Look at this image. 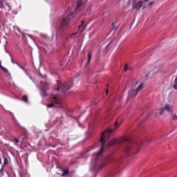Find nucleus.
Instances as JSON below:
<instances>
[{"mask_svg": "<svg viewBox=\"0 0 177 177\" xmlns=\"http://www.w3.org/2000/svg\"><path fill=\"white\" fill-rule=\"evenodd\" d=\"M120 125H121V124H119L118 122L116 121L115 122L113 129H106V131L102 133L101 138L100 140V142H101V149L98 152H95L93 154V157H95V160L99 159V157H100L102 153H103V149H104V146L106 145V142L109 140L110 135H111V133H113L114 131H117V129L120 128Z\"/></svg>", "mask_w": 177, "mask_h": 177, "instance_id": "obj_1", "label": "nucleus"}, {"mask_svg": "<svg viewBox=\"0 0 177 177\" xmlns=\"http://www.w3.org/2000/svg\"><path fill=\"white\" fill-rule=\"evenodd\" d=\"M124 143H127V146L124 148V153L127 156H131V153H133V146H135V143H133V141H132L131 138L128 136H123L118 140L109 141L106 146L107 147H110V146L114 145H122Z\"/></svg>", "mask_w": 177, "mask_h": 177, "instance_id": "obj_2", "label": "nucleus"}, {"mask_svg": "<svg viewBox=\"0 0 177 177\" xmlns=\"http://www.w3.org/2000/svg\"><path fill=\"white\" fill-rule=\"evenodd\" d=\"M48 109H52L53 107H57L58 109H63V106L62 105V102L57 96L53 95L51 99V103L48 104Z\"/></svg>", "mask_w": 177, "mask_h": 177, "instance_id": "obj_3", "label": "nucleus"}, {"mask_svg": "<svg viewBox=\"0 0 177 177\" xmlns=\"http://www.w3.org/2000/svg\"><path fill=\"white\" fill-rule=\"evenodd\" d=\"M71 85H73V81H69L68 82L62 83L58 85V87L55 91H61L62 93H66L67 91L71 88Z\"/></svg>", "mask_w": 177, "mask_h": 177, "instance_id": "obj_4", "label": "nucleus"}, {"mask_svg": "<svg viewBox=\"0 0 177 177\" xmlns=\"http://www.w3.org/2000/svg\"><path fill=\"white\" fill-rule=\"evenodd\" d=\"M142 89L143 83H141L135 90L130 89L128 93L129 99H131V97H136V96H138V93H139V92H140V91H142Z\"/></svg>", "mask_w": 177, "mask_h": 177, "instance_id": "obj_5", "label": "nucleus"}, {"mask_svg": "<svg viewBox=\"0 0 177 177\" xmlns=\"http://www.w3.org/2000/svg\"><path fill=\"white\" fill-rule=\"evenodd\" d=\"M174 110V106L169 104H165L163 107L160 108L157 112L156 115H160L164 111H168L169 113H172Z\"/></svg>", "mask_w": 177, "mask_h": 177, "instance_id": "obj_6", "label": "nucleus"}, {"mask_svg": "<svg viewBox=\"0 0 177 177\" xmlns=\"http://www.w3.org/2000/svg\"><path fill=\"white\" fill-rule=\"evenodd\" d=\"M68 21H70L69 18H63L61 21H59L57 25V28H64L66 26H68Z\"/></svg>", "mask_w": 177, "mask_h": 177, "instance_id": "obj_7", "label": "nucleus"}, {"mask_svg": "<svg viewBox=\"0 0 177 177\" xmlns=\"http://www.w3.org/2000/svg\"><path fill=\"white\" fill-rule=\"evenodd\" d=\"M143 6V1L133 0L132 2V8L134 10H140V8Z\"/></svg>", "mask_w": 177, "mask_h": 177, "instance_id": "obj_8", "label": "nucleus"}, {"mask_svg": "<svg viewBox=\"0 0 177 177\" xmlns=\"http://www.w3.org/2000/svg\"><path fill=\"white\" fill-rule=\"evenodd\" d=\"M48 91H49V86H48V84L43 86L40 91L41 96H43L44 97L49 96V93H48Z\"/></svg>", "mask_w": 177, "mask_h": 177, "instance_id": "obj_9", "label": "nucleus"}, {"mask_svg": "<svg viewBox=\"0 0 177 177\" xmlns=\"http://www.w3.org/2000/svg\"><path fill=\"white\" fill-rule=\"evenodd\" d=\"M88 0H77L76 5V10H81V6L84 5V3H86Z\"/></svg>", "mask_w": 177, "mask_h": 177, "instance_id": "obj_10", "label": "nucleus"}, {"mask_svg": "<svg viewBox=\"0 0 177 177\" xmlns=\"http://www.w3.org/2000/svg\"><path fill=\"white\" fill-rule=\"evenodd\" d=\"M84 21H81V24L78 26L79 32H84L85 28H86V25L84 26Z\"/></svg>", "mask_w": 177, "mask_h": 177, "instance_id": "obj_11", "label": "nucleus"}, {"mask_svg": "<svg viewBox=\"0 0 177 177\" xmlns=\"http://www.w3.org/2000/svg\"><path fill=\"white\" fill-rule=\"evenodd\" d=\"M149 70H150V71L149 73V75H150L151 73L152 74H157V73H158V71L157 70V68H156L155 66H151L149 67Z\"/></svg>", "mask_w": 177, "mask_h": 177, "instance_id": "obj_12", "label": "nucleus"}, {"mask_svg": "<svg viewBox=\"0 0 177 177\" xmlns=\"http://www.w3.org/2000/svg\"><path fill=\"white\" fill-rule=\"evenodd\" d=\"M106 162H102L101 163V165H97L96 166V168H97L99 169V171H100V169H102V168H104V167H106Z\"/></svg>", "mask_w": 177, "mask_h": 177, "instance_id": "obj_13", "label": "nucleus"}, {"mask_svg": "<svg viewBox=\"0 0 177 177\" xmlns=\"http://www.w3.org/2000/svg\"><path fill=\"white\" fill-rule=\"evenodd\" d=\"M0 68L2 70V71H3V73H6L7 74L8 73H9V71L6 68L2 66V62L1 61H0Z\"/></svg>", "mask_w": 177, "mask_h": 177, "instance_id": "obj_14", "label": "nucleus"}, {"mask_svg": "<svg viewBox=\"0 0 177 177\" xmlns=\"http://www.w3.org/2000/svg\"><path fill=\"white\" fill-rule=\"evenodd\" d=\"M7 164H9V160L8 159V158H3V164L2 165V168H3V167H5V165H7Z\"/></svg>", "mask_w": 177, "mask_h": 177, "instance_id": "obj_15", "label": "nucleus"}, {"mask_svg": "<svg viewBox=\"0 0 177 177\" xmlns=\"http://www.w3.org/2000/svg\"><path fill=\"white\" fill-rule=\"evenodd\" d=\"M21 100L25 103H28V97L27 95H23Z\"/></svg>", "mask_w": 177, "mask_h": 177, "instance_id": "obj_16", "label": "nucleus"}, {"mask_svg": "<svg viewBox=\"0 0 177 177\" xmlns=\"http://www.w3.org/2000/svg\"><path fill=\"white\" fill-rule=\"evenodd\" d=\"M70 174V171L68 169L63 170V174L61 176H66V175H68Z\"/></svg>", "mask_w": 177, "mask_h": 177, "instance_id": "obj_17", "label": "nucleus"}, {"mask_svg": "<svg viewBox=\"0 0 177 177\" xmlns=\"http://www.w3.org/2000/svg\"><path fill=\"white\" fill-rule=\"evenodd\" d=\"M91 60H92V54L89 53L88 54V61H87L88 64L91 63Z\"/></svg>", "mask_w": 177, "mask_h": 177, "instance_id": "obj_18", "label": "nucleus"}, {"mask_svg": "<svg viewBox=\"0 0 177 177\" xmlns=\"http://www.w3.org/2000/svg\"><path fill=\"white\" fill-rule=\"evenodd\" d=\"M19 138L22 140V142H24V140H26V139H27V135L23 134V135L20 136Z\"/></svg>", "mask_w": 177, "mask_h": 177, "instance_id": "obj_19", "label": "nucleus"}, {"mask_svg": "<svg viewBox=\"0 0 177 177\" xmlns=\"http://www.w3.org/2000/svg\"><path fill=\"white\" fill-rule=\"evenodd\" d=\"M171 120H172L173 121H177V115L175 114V113L172 114Z\"/></svg>", "mask_w": 177, "mask_h": 177, "instance_id": "obj_20", "label": "nucleus"}, {"mask_svg": "<svg viewBox=\"0 0 177 177\" xmlns=\"http://www.w3.org/2000/svg\"><path fill=\"white\" fill-rule=\"evenodd\" d=\"M112 27H113V30H115V31L117 30V28H115V24H114V22H113L112 24Z\"/></svg>", "mask_w": 177, "mask_h": 177, "instance_id": "obj_21", "label": "nucleus"}, {"mask_svg": "<svg viewBox=\"0 0 177 177\" xmlns=\"http://www.w3.org/2000/svg\"><path fill=\"white\" fill-rule=\"evenodd\" d=\"M0 175H3V168H2V166L1 169H0Z\"/></svg>", "mask_w": 177, "mask_h": 177, "instance_id": "obj_22", "label": "nucleus"}, {"mask_svg": "<svg viewBox=\"0 0 177 177\" xmlns=\"http://www.w3.org/2000/svg\"><path fill=\"white\" fill-rule=\"evenodd\" d=\"M14 140H15V142H16V143H19L20 141L19 140V139H17V138H14Z\"/></svg>", "mask_w": 177, "mask_h": 177, "instance_id": "obj_23", "label": "nucleus"}, {"mask_svg": "<svg viewBox=\"0 0 177 177\" xmlns=\"http://www.w3.org/2000/svg\"><path fill=\"white\" fill-rule=\"evenodd\" d=\"M124 68V71H128V65H125Z\"/></svg>", "mask_w": 177, "mask_h": 177, "instance_id": "obj_24", "label": "nucleus"}, {"mask_svg": "<svg viewBox=\"0 0 177 177\" xmlns=\"http://www.w3.org/2000/svg\"><path fill=\"white\" fill-rule=\"evenodd\" d=\"M153 3H154V2L151 1L150 3H149V6H153Z\"/></svg>", "mask_w": 177, "mask_h": 177, "instance_id": "obj_25", "label": "nucleus"}, {"mask_svg": "<svg viewBox=\"0 0 177 177\" xmlns=\"http://www.w3.org/2000/svg\"><path fill=\"white\" fill-rule=\"evenodd\" d=\"M17 31H18V32H21L19 28H17Z\"/></svg>", "mask_w": 177, "mask_h": 177, "instance_id": "obj_26", "label": "nucleus"}, {"mask_svg": "<svg viewBox=\"0 0 177 177\" xmlns=\"http://www.w3.org/2000/svg\"><path fill=\"white\" fill-rule=\"evenodd\" d=\"M142 9H146V6H142Z\"/></svg>", "mask_w": 177, "mask_h": 177, "instance_id": "obj_27", "label": "nucleus"}, {"mask_svg": "<svg viewBox=\"0 0 177 177\" xmlns=\"http://www.w3.org/2000/svg\"><path fill=\"white\" fill-rule=\"evenodd\" d=\"M0 164H2V159L0 158Z\"/></svg>", "mask_w": 177, "mask_h": 177, "instance_id": "obj_28", "label": "nucleus"}, {"mask_svg": "<svg viewBox=\"0 0 177 177\" xmlns=\"http://www.w3.org/2000/svg\"><path fill=\"white\" fill-rule=\"evenodd\" d=\"M7 6H8V10H10V6H9V5H8Z\"/></svg>", "mask_w": 177, "mask_h": 177, "instance_id": "obj_29", "label": "nucleus"}, {"mask_svg": "<svg viewBox=\"0 0 177 177\" xmlns=\"http://www.w3.org/2000/svg\"><path fill=\"white\" fill-rule=\"evenodd\" d=\"M106 95H107V93H109V90L106 91Z\"/></svg>", "mask_w": 177, "mask_h": 177, "instance_id": "obj_30", "label": "nucleus"}, {"mask_svg": "<svg viewBox=\"0 0 177 177\" xmlns=\"http://www.w3.org/2000/svg\"><path fill=\"white\" fill-rule=\"evenodd\" d=\"M149 0H145V2H147Z\"/></svg>", "mask_w": 177, "mask_h": 177, "instance_id": "obj_31", "label": "nucleus"}, {"mask_svg": "<svg viewBox=\"0 0 177 177\" xmlns=\"http://www.w3.org/2000/svg\"><path fill=\"white\" fill-rule=\"evenodd\" d=\"M3 8V5L1 6V9Z\"/></svg>", "mask_w": 177, "mask_h": 177, "instance_id": "obj_32", "label": "nucleus"}]
</instances>
